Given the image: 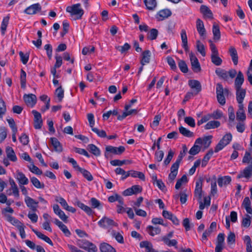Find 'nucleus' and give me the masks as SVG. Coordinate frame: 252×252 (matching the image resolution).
<instances>
[{"mask_svg":"<svg viewBox=\"0 0 252 252\" xmlns=\"http://www.w3.org/2000/svg\"><path fill=\"white\" fill-rule=\"evenodd\" d=\"M66 10L70 13L71 15L75 16V19H81L84 14V10L81 7V4L77 3L66 7Z\"/></svg>","mask_w":252,"mask_h":252,"instance_id":"1","label":"nucleus"},{"mask_svg":"<svg viewBox=\"0 0 252 252\" xmlns=\"http://www.w3.org/2000/svg\"><path fill=\"white\" fill-rule=\"evenodd\" d=\"M210 48L211 50V61L216 65H220L222 63V60L219 56V52L216 45L211 41Z\"/></svg>","mask_w":252,"mask_h":252,"instance_id":"2","label":"nucleus"},{"mask_svg":"<svg viewBox=\"0 0 252 252\" xmlns=\"http://www.w3.org/2000/svg\"><path fill=\"white\" fill-rule=\"evenodd\" d=\"M189 59L191 63V68L194 72H198L201 70L199 61L195 55L191 52L189 53Z\"/></svg>","mask_w":252,"mask_h":252,"instance_id":"3","label":"nucleus"},{"mask_svg":"<svg viewBox=\"0 0 252 252\" xmlns=\"http://www.w3.org/2000/svg\"><path fill=\"white\" fill-rule=\"evenodd\" d=\"M98 224L100 227L104 228L113 226H117V223L113 220L105 216L103 217L98 222Z\"/></svg>","mask_w":252,"mask_h":252,"instance_id":"4","label":"nucleus"},{"mask_svg":"<svg viewBox=\"0 0 252 252\" xmlns=\"http://www.w3.org/2000/svg\"><path fill=\"white\" fill-rule=\"evenodd\" d=\"M142 191V188L139 185H134L131 188L126 189L124 192L123 195L125 196H129L132 194H135L140 193Z\"/></svg>","mask_w":252,"mask_h":252,"instance_id":"5","label":"nucleus"},{"mask_svg":"<svg viewBox=\"0 0 252 252\" xmlns=\"http://www.w3.org/2000/svg\"><path fill=\"white\" fill-rule=\"evenodd\" d=\"M106 152H110L115 155H121L125 150L124 146H120L118 148L112 146H107L106 147ZM105 156L107 157V153H105Z\"/></svg>","mask_w":252,"mask_h":252,"instance_id":"6","label":"nucleus"},{"mask_svg":"<svg viewBox=\"0 0 252 252\" xmlns=\"http://www.w3.org/2000/svg\"><path fill=\"white\" fill-rule=\"evenodd\" d=\"M131 107L130 104H126L125 106V111L123 113L122 115H118L117 117V119L119 121H122L126 118L127 116L130 115L133 113L136 114L137 113V111L136 109H131L128 110L129 108Z\"/></svg>","mask_w":252,"mask_h":252,"instance_id":"7","label":"nucleus"},{"mask_svg":"<svg viewBox=\"0 0 252 252\" xmlns=\"http://www.w3.org/2000/svg\"><path fill=\"white\" fill-rule=\"evenodd\" d=\"M41 7L39 3H37L33 4L30 6L28 7L24 10V12L29 15L35 14L37 12L40 11Z\"/></svg>","mask_w":252,"mask_h":252,"instance_id":"8","label":"nucleus"},{"mask_svg":"<svg viewBox=\"0 0 252 252\" xmlns=\"http://www.w3.org/2000/svg\"><path fill=\"white\" fill-rule=\"evenodd\" d=\"M34 116V127L35 129H40L42 126V120L41 114L36 110H32Z\"/></svg>","mask_w":252,"mask_h":252,"instance_id":"9","label":"nucleus"},{"mask_svg":"<svg viewBox=\"0 0 252 252\" xmlns=\"http://www.w3.org/2000/svg\"><path fill=\"white\" fill-rule=\"evenodd\" d=\"M24 99L28 106L33 107L36 102V96L33 94H25Z\"/></svg>","mask_w":252,"mask_h":252,"instance_id":"10","label":"nucleus"},{"mask_svg":"<svg viewBox=\"0 0 252 252\" xmlns=\"http://www.w3.org/2000/svg\"><path fill=\"white\" fill-rule=\"evenodd\" d=\"M16 179L18 181L19 186L27 185L29 183V180L24 174L17 170L15 176Z\"/></svg>","mask_w":252,"mask_h":252,"instance_id":"11","label":"nucleus"},{"mask_svg":"<svg viewBox=\"0 0 252 252\" xmlns=\"http://www.w3.org/2000/svg\"><path fill=\"white\" fill-rule=\"evenodd\" d=\"M53 210L54 213L58 215L63 221L65 222L67 221L68 217L65 215L64 213L60 208L58 204L53 205Z\"/></svg>","mask_w":252,"mask_h":252,"instance_id":"12","label":"nucleus"},{"mask_svg":"<svg viewBox=\"0 0 252 252\" xmlns=\"http://www.w3.org/2000/svg\"><path fill=\"white\" fill-rule=\"evenodd\" d=\"M25 201L27 206L32 211L35 212L37 210L38 202H36L33 199L29 196L25 197Z\"/></svg>","mask_w":252,"mask_h":252,"instance_id":"13","label":"nucleus"},{"mask_svg":"<svg viewBox=\"0 0 252 252\" xmlns=\"http://www.w3.org/2000/svg\"><path fill=\"white\" fill-rule=\"evenodd\" d=\"M236 99L239 105L243 104V100L246 95V90L242 88L236 89Z\"/></svg>","mask_w":252,"mask_h":252,"instance_id":"14","label":"nucleus"},{"mask_svg":"<svg viewBox=\"0 0 252 252\" xmlns=\"http://www.w3.org/2000/svg\"><path fill=\"white\" fill-rule=\"evenodd\" d=\"M212 136L211 135L206 136L203 139L201 138H198L195 140V144H203L205 148H207L210 146Z\"/></svg>","mask_w":252,"mask_h":252,"instance_id":"15","label":"nucleus"},{"mask_svg":"<svg viewBox=\"0 0 252 252\" xmlns=\"http://www.w3.org/2000/svg\"><path fill=\"white\" fill-rule=\"evenodd\" d=\"M228 52L234 64L236 65L238 63V56L236 49L234 47L230 46Z\"/></svg>","mask_w":252,"mask_h":252,"instance_id":"16","label":"nucleus"},{"mask_svg":"<svg viewBox=\"0 0 252 252\" xmlns=\"http://www.w3.org/2000/svg\"><path fill=\"white\" fill-rule=\"evenodd\" d=\"M239 109L236 112V119L240 121H244L246 120V117L244 110L243 104L238 105Z\"/></svg>","mask_w":252,"mask_h":252,"instance_id":"17","label":"nucleus"},{"mask_svg":"<svg viewBox=\"0 0 252 252\" xmlns=\"http://www.w3.org/2000/svg\"><path fill=\"white\" fill-rule=\"evenodd\" d=\"M200 12L203 15L204 18L210 19L213 18L212 11L207 6L204 5H201L200 7Z\"/></svg>","mask_w":252,"mask_h":252,"instance_id":"18","label":"nucleus"},{"mask_svg":"<svg viewBox=\"0 0 252 252\" xmlns=\"http://www.w3.org/2000/svg\"><path fill=\"white\" fill-rule=\"evenodd\" d=\"M189 85L190 87L195 90V94H197L201 90V85L200 83L196 80H190L189 81Z\"/></svg>","mask_w":252,"mask_h":252,"instance_id":"19","label":"nucleus"},{"mask_svg":"<svg viewBox=\"0 0 252 252\" xmlns=\"http://www.w3.org/2000/svg\"><path fill=\"white\" fill-rule=\"evenodd\" d=\"M196 29L201 36H205L206 30L203 21L200 19L196 20Z\"/></svg>","mask_w":252,"mask_h":252,"instance_id":"20","label":"nucleus"},{"mask_svg":"<svg viewBox=\"0 0 252 252\" xmlns=\"http://www.w3.org/2000/svg\"><path fill=\"white\" fill-rule=\"evenodd\" d=\"M252 174V164H251L246 167L242 172H241L237 176V178L240 179L243 177L249 178Z\"/></svg>","mask_w":252,"mask_h":252,"instance_id":"21","label":"nucleus"},{"mask_svg":"<svg viewBox=\"0 0 252 252\" xmlns=\"http://www.w3.org/2000/svg\"><path fill=\"white\" fill-rule=\"evenodd\" d=\"M181 37L182 42V47L186 52L189 51V47L188 45V38L186 30L182 29L181 32Z\"/></svg>","mask_w":252,"mask_h":252,"instance_id":"22","label":"nucleus"},{"mask_svg":"<svg viewBox=\"0 0 252 252\" xmlns=\"http://www.w3.org/2000/svg\"><path fill=\"white\" fill-rule=\"evenodd\" d=\"M244 77L241 71H239L235 80V89H240L244 83Z\"/></svg>","mask_w":252,"mask_h":252,"instance_id":"23","label":"nucleus"},{"mask_svg":"<svg viewBox=\"0 0 252 252\" xmlns=\"http://www.w3.org/2000/svg\"><path fill=\"white\" fill-rule=\"evenodd\" d=\"M55 223L62 230L65 236L68 237L70 235L69 230L62 222L56 219L55 220Z\"/></svg>","mask_w":252,"mask_h":252,"instance_id":"24","label":"nucleus"},{"mask_svg":"<svg viewBox=\"0 0 252 252\" xmlns=\"http://www.w3.org/2000/svg\"><path fill=\"white\" fill-rule=\"evenodd\" d=\"M140 247L141 248H145L146 249V252H158V251L153 249L152 243L147 241L141 242Z\"/></svg>","mask_w":252,"mask_h":252,"instance_id":"25","label":"nucleus"},{"mask_svg":"<svg viewBox=\"0 0 252 252\" xmlns=\"http://www.w3.org/2000/svg\"><path fill=\"white\" fill-rule=\"evenodd\" d=\"M151 52L147 50L143 52L142 54V59L140 63L142 65H144L146 63H148L150 61Z\"/></svg>","mask_w":252,"mask_h":252,"instance_id":"26","label":"nucleus"},{"mask_svg":"<svg viewBox=\"0 0 252 252\" xmlns=\"http://www.w3.org/2000/svg\"><path fill=\"white\" fill-rule=\"evenodd\" d=\"M242 206L246 209L247 212L251 215L252 217V209L251 208V202L248 197H246L242 203Z\"/></svg>","mask_w":252,"mask_h":252,"instance_id":"27","label":"nucleus"},{"mask_svg":"<svg viewBox=\"0 0 252 252\" xmlns=\"http://www.w3.org/2000/svg\"><path fill=\"white\" fill-rule=\"evenodd\" d=\"M101 252H116L115 249L106 243H102L99 246Z\"/></svg>","mask_w":252,"mask_h":252,"instance_id":"28","label":"nucleus"},{"mask_svg":"<svg viewBox=\"0 0 252 252\" xmlns=\"http://www.w3.org/2000/svg\"><path fill=\"white\" fill-rule=\"evenodd\" d=\"M50 140L54 150L57 152H61L63 150V148L59 140L56 138L54 137L51 138Z\"/></svg>","mask_w":252,"mask_h":252,"instance_id":"29","label":"nucleus"},{"mask_svg":"<svg viewBox=\"0 0 252 252\" xmlns=\"http://www.w3.org/2000/svg\"><path fill=\"white\" fill-rule=\"evenodd\" d=\"M32 231L36 235V236L40 239L43 240L46 242L48 243L49 245L53 246V244L51 241V240L47 236H45L42 233L37 231L33 228H32Z\"/></svg>","mask_w":252,"mask_h":252,"instance_id":"30","label":"nucleus"},{"mask_svg":"<svg viewBox=\"0 0 252 252\" xmlns=\"http://www.w3.org/2000/svg\"><path fill=\"white\" fill-rule=\"evenodd\" d=\"M147 231L151 236H154L155 235L159 234L161 230L159 227H153L149 225L147 227Z\"/></svg>","mask_w":252,"mask_h":252,"instance_id":"31","label":"nucleus"},{"mask_svg":"<svg viewBox=\"0 0 252 252\" xmlns=\"http://www.w3.org/2000/svg\"><path fill=\"white\" fill-rule=\"evenodd\" d=\"M6 153L7 158L12 161L17 160V157L13 149L10 147H7L6 149Z\"/></svg>","mask_w":252,"mask_h":252,"instance_id":"32","label":"nucleus"},{"mask_svg":"<svg viewBox=\"0 0 252 252\" xmlns=\"http://www.w3.org/2000/svg\"><path fill=\"white\" fill-rule=\"evenodd\" d=\"M76 204L79 208L84 210L88 215H92L93 214V211L90 207L85 205L84 204L79 201H76Z\"/></svg>","mask_w":252,"mask_h":252,"instance_id":"33","label":"nucleus"},{"mask_svg":"<svg viewBox=\"0 0 252 252\" xmlns=\"http://www.w3.org/2000/svg\"><path fill=\"white\" fill-rule=\"evenodd\" d=\"M231 179L229 176H224L223 177L219 178L218 180V183L220 187L223 186H226L230 184Z\"/></svg>","mask_w":252,"mask_h":252,"instance_id":"34","label":"nucleus"},{"mask_svg":"<svg viewBox=\"0 0 252 252\" xmlns=\"http://www.w3.org/2000/svg\"><path fill=\"white\" fill-rule=\"evenodd\" d=\"M9 184L11 185V189L12 190L14 195L18 198L19 197V189L13 179H9Z\"/></svg>","mask_w":252,"mask_h":252,"instance_id":"35","label":"nucleus"},{"mask_svg":"<svg viewBox=\"0 0 252 252\" xmlns=\"http://www.w3.org/2000/svg\"><path fill=\"white\" fill-rule=\"evenodd\" d=\"M179 130L180 133L185 137H192L194 136V133L192 132L182 126L179 127Z\"/></svg>","mask_w":252,"mask_h":252,"instance_id":"36","label":"nucleus"},{"mask_svg":"<svg viewBox=\"0 0 252 252\" xmlns=\"http://www.w3.org/2000/svg\"><path fill=\"white\" fill-rule=\"evenodd\" d=\"M217 75L219 76L220 78L224 79L225 81H227L228 79V73L226 70L221 69V68H217L215 71Z\"/></svg>","mask_w":252,"mask_h":252,"instance_id":"37","label":"nucleus"},{"mask_svg":"<svg viewBox=\"0 0 252 252\" xmlns=\"http://www.w3.org/2000/svg\"><path fill=\"white\" fill-rule=\"evenodd\" d=\"M144 2L147 8L149 10H153L157 6L156 0H144Z\"/></svg>","mask_w":252,"mask_h":252,"instance_id":"38","label":"nucleus"},{"mask_svg":"<svg viewBox=\"0 0 252 252\" xmlns=\"http://www.w3.org/2000/svg\"><path fill=\"white\" fill-rule=\"evenodd\" d=\"M79 171L82 174L83 176L88 181H92L94 178L91 173L86 169L81 168Z\"/></svg>","mask_w":252,"mask_h":252,"instance_id":"39","label":"nucleus"},{"mask_svg":"<svg viewBox=\"0 0 252 252\" xmlns=\"http://www.w3.org/2000/svg\"><path fill=\"white\" fill-rule=\"evenodd\" d=\"M196 47L197 51L199 52L203 57L206 56L205 46L200 40L196 41Z\"/></svg>","mask_w":252,"mask_h":252,"instance_id":"40","label":"nucleus"},{"mask_svg":"<svg viewBox=\"0 0 252 252\" xmlns=\"http://www.w3.org/2000/svg\"><path fill=\"white\" fill-rule=\"evenodd\" d=\"M220 122L217 121H211L208 122L205 126L206 129H210L218 127L220 126Z\"/></svg>","mask_w":252,"mask_h":252,"instance_id":"41","label":"nucleus"},{"mask_svg":"<svg viewBox=\"0 0 252 252\" xmlns=\"http://www.w3.org/2000/svg\"><path fill=\"white\" fill-rule=\"evenodd\" d=\"M171 14L172 13L171 11L168 9H163L159 11L158 13V15L160 17L162 18L161 19H159V20H162L165 18H168L171 15Z\"/></svg>","mask_w":252,"mask_h":252,"instance_id":"42","label":"nucleus"},{"mask_svg":"<svg viewBox=\"0 0 252 252\" xmlns=\"http://www.w3.org/2000/svg\"><path fill=\"white\" fill-rule=\"evenodd\" d=\"M199 209L200 210H203L205 207H208L210 205V197H205L204 198V203L201 200H199Z\"/></svg>","mask_w":252,"mask_h":252,"instance_id":"43","label":"nucleus"},{"mask_svg":"<svg viewBox=\"0 0 252 252\" xmlns=\"http://www.w3.org/2000/svg\"><path fill=\"white\" fill-rule=\"evenodd\" d=\"M31 181L37 189H43L44 188V184L41 183L38 179L34 177L31 178Z\"/></svg>","mask_w":252,"mask_h":252,"instance_id":"44","label":"nucleus"},{"mask_svg":"<svg viewBox=\"0 0 252 252\" xmlns=\"http://www.w3.org/2000/svg\"><path fill=\"white\" fill-rule=\"evenodd\" d=\"M213 33L214 35V38L215 39H220V32L218 25L214 24L213 26Z\"/></svg>","mask_w":252,"mask_h":252,"instance_id":"45","label":"nucleus"},{"mask_svg":"<svg viewBox=\"0 0 252 252\" xmlns=\"http://www.w3.org/2000/svg\"><path fill=\"white\" fill-rule=\"evenodd\" d=\"M88 147L90 151L95 156H99L100 155L99 149L94 144H89Z\"/></svg>","mask_w":252,"mask_h":252,"instance_id":"46","label":"nucleus"},{"mask_svg":"<svg viewBox=\"0 0 252 252\" xmlns=\"http://www.w3.org/2000/svg\"><path fill=\"white\" fill-rule=\"evenodd\" d=\"M55 94L58 98L59 101L61 102L64 97V90L62 86H59L55 91Z\"/></svg>","mask_w":252,"mask_h":252,"instance_id":"47","label":"nucleus"},{"mask_svg":"<svg viewBox=\"0 0 252 252\" xmlns=\"http://www.w3.org/2000/svg\"><path fill=\"white\" fill-rule=\"evenodd\" d=\"M213 154V151L211 149L205 155L204 157L202 162V166L204 167L206 165L208 161L210 159V158L212 157Z\"/></svg>","mask_w":252,"mask_h":252,"instance_id":"48","label":"nucleus"},{"mask_svg":"<svg viewBox=\"0 0 252 252\" xmlns=\"http://www.w3.org/2000/svg\"><path fill=\"white\" fill-rule=\"evenodd\" d=\"M198 144L194 143V145L189 150V153L190 155L194 156L197 155L201 150V147L197 145Z\"/></svg>","mask_w":252,"mask_h":252,"instance_id":"49","label":"nucleus"},{"mask_svg":"<svg viewBox=\"0 0 252 252\" xmlns=\"http://www.w3.org/2000/svg\"><path fill=\"white\" fill-rule=\"evenodd\" d=\"M9 17L8 16L5 17L2 20L0 29L2 34H4L6 30L7 26L8 24Z\"/></svg>","mask_w":252,"mask_h":252,"instance_id":"50","label":"nucleus"},{"mask_svg":"<svg viewBox=\"0 0 252 252\" xmlns=\"http://www.w3.org/2000/svg\"><path fill=\"white\" fill-rule=\"evenodd\" d=\"M178 66L181 71L183 73H187L189 71L187 64L183 60H179L178 62Z\"/></svg>","mask_w":252,"mask_h":252,"instance_id":"51","label":"nucleus"},{"mask_svg":"<svg viewBox=\"0 0 252 252\" xmlns=\"http://www.w3.org/2000/svg\"><path fill=\"white\" fill-rule=\"evenodd\" d=\"M131 176L133 178H139L142 181L145 180L144 174L141 172L134 170H131Z\"/></svg>","mask_w":252,"mask_h":252,"instance_id":"52","label":"nucleus"},{"mask_svg":"<svg viewBox=\"0 0 252 252\" xmlns=\"http://www.w3.org/2000/svg\"><path fill=\"white\" fill-rule=\"evenodd\" d=\"M90 242L86 240H78L77 241V245L81 249L85 250L87 249V247Z\"/></svg>","mask_w":252,"mask_h":252,"instance_id":"53","label":"nucleus"},{"mask_svg":"<svg viewBox=\"0 0 252 252\" xmlns=\"http://www.w3.org/2000/svg\"><path fill=\"white\" fill-rule=\"evenodd\" d=\"M115 48L117 50L119 51L122 54H124L130 48V45L128 43H126L123 46H116Z\"/></svg>","mask_w":252,"mask_h":252,"instance_id":"54","label":"nucleus"},{"mask_svg":"<svg viewBox=\"0 0 252 252\" xmlns=\"http://www.w3.org/2000/svg\"><path fill=\"white\" fill-rule=\"evenodd\" d=\"M158 32L156 29H152L148 34L147 37L150 40L156 39L158 36Z\"/></svg>","mask_w":252,"mask_h":252,"instance_id":"55","label":"nucleus"},{"mask_svg":"<svg viewBox=\"0 0 252 252\" xmlns=\"http://www.w3.org/2000/svg\"><path fill=\"white\" fill-rule=\"evenodd\" d=\"M188 182V178L186 175H184L181 178L178 180L175 185V188L178 189L180 188L183 183H187Z\"/></svg>","mask_w":252,"mask_h":252,"instance_id":"56","label":"nucleus"},{"mask_svg":"<svg viewBox=\"0 0 252 252\" xmlns=\"http://www.w3.org/2000/svg\"><path fill=\"white\" fill-rule=\"evenodd\" d=\"M224 241V234L223 233H220L217 237V241L216 246L223 247Z\"/></svg>","mask_w":252,"mask_h":252,"instance_id":"57","label":"nucleus"},{"mask_svg":"<svg viewBox=\"0 0 252 252\" xmlns=\"http://www.w3.org/2000/svg\"><path fill=\"white\" fill-rule=\"evenodd\" d=\"M216 93L217 95L223 94L224 93H228V90L227 89H225L224 90L222 85L220 83H218L217 84Z\"/></svg>","mask_w":252,"mask_h":252,"instance_id":"58","label":"nucleus"},{"mask_svg":"<svg viewBox=\"0 0 252 252\" xmlns=\"http://www.w3.org/2000/svg\"><path fill=\"white\" fill-rule=\"evenodd\" d=\"M243 163H251L252 164V156L250 152L246 151L242 159Z\"/></svg>","mask_w":252,"mask_h":252,"instance_id":"59","label":"nucleus"},{"mask_svg":"<svg viewBox=\"0 0 252 252\" xmlns=\"http://www.w3.org/2000/svg\"><path fill=\"white\" fill-rule=\"evenodd\" d=\"M20 81L21 88L23 89L25 88L26 83V73L23 69H21V71Z\"/></svg>","mask_w":252,"mask_h":252,"instance_id":"60","label":"nucleus"},{"mask_svg":"<svg viewBox=\"0 0 252 252\" xmlns=\"http://www.w3.org/2000/svg\"><path fill=\"white\" fill-rule=\"evenodd\" d=\"M232 138V134L230 133H227L223 136L220 140L225 145H227L231 141Z\"/></svg>","mask_w":252,"mask_h":252,"instance_id":"61","label":"nucleus"},{"mask_svg":"<svg viewBox=\"0 0 252 252\" xmlns=\"http://www.w3.org/2000/svg\"><path fill=\"white\" fill-rule=\"evenodd\" d=\"M19 56L20 57L21 61H22V63L24 64H26L29 58V55L28 53L24 54L23 52L20 51L19 52Z\"/></svg>","mask_w":252,"mask_h":252,"instance_id":"62","label":"nucleus"},{"mask_svg":"<svg viewBox=\"0 0 252 252\" xmlns=\"http://www.w3.org/2000/svg\"><path fill=\"white\" fill-rule=\"evenodd\" d=\"M112 235L118 242L121 244L124 243L123 236L121 233L117 232H113Z\"/></svg>","mask_w":252,"mask_h":252,"instance_id":"63","label":"nucleus"},{"mask_svg":"<svg viewBox=\"0 0 252 252\" xmlns=\"http://www.w3.org/2000/svg\"><path fill=\"white\" fill-rule=\"evenodd\" d=\"M94 50L95 48L94 46H86L83 48L82 53L84 55H86L94 52Z\"/></svg>","mask_w":252,"mask_h":252,"instance_id":"64","label":"nucleus"}]
</instances>
